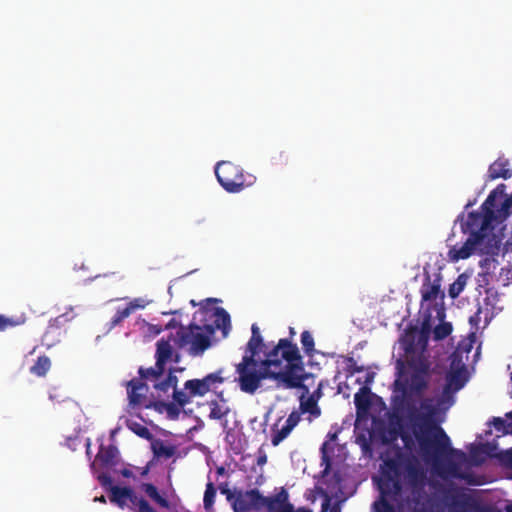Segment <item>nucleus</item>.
<instances>
[{
  "instance_id": "20e7f679",
  "label": "nucleus",
  "mask_w": 512,
  "mask_h": 512,
  "mask_svg": "<svg viewBox=\"0 0 512 512\" xmlns=\"http://www.w3.org/2000/svg\"><path fill=\"white\" fill-rule=\"evenodd\" d=\"M425 483L426 472L416 456L398 452L394 457L383 460L378 481L382 509L378 512H393L389 501L400 503L406 491L418 494Z\"/></svg>"
},
{
  "instance_id": "4c0bfd02",
  "label": "nucleus",
  "mask_w": 512,
  "mask_h": 512,
  "mask_svg": "<svg viewBox=\"0 0 512 512\" xmlns=\"http://www.w3.org/2000/svg\"><path fill=\"white\" fill-rule=\"evenodd\" d=\"M172 397L174 402L183 407L189 404L193 398L189 391H186L185 389L178 390L177 387L172 391Z\"/></svg>"
},
{
  "instance_id": "39448f33",
  "label": "nucleus",
  "mask_w": 512,
  "mask_h": 512,
  "mask_svg": "<svg viewBox=\"0 0 512 512\" xmlns=\"http://www.w3.org/2000/svg\"><path fill=\"white\" fill-rule=\"evenodd\" d=\"M98 481L108 492L109 501L118 508L131 512H157L144 497L138 496L132 487L114 485L112 478L105 474L98 475Z\"/></svg>"
},
{
  "instance_id": "423d86ee",
  "label": "nucleus",
  "mask_w": 512,
  "mask_h": 512,
  "mask_svg": "<svg viewBox=\"0 0 512 512\" xmlns=\"http://www.w3.org/2000/svg\"><path fill=\"white\" fill-rule=\"evenodd\" d=\"M218 301L216 298L206 299L205 304H201V307L195 312L194 320L199 317L198 321L203 322L204 331L209 335L216 330H221L223 335L226 336L231 328L230 315L224 308L209 306Z\"/></svg>"
},
{
  "instance_id": "338daca9",
  "label": "nucleus",
  "mask_w": 512,
  "mask_h": 512,
  "mask_svg": "<svg viewBox=\"0 0 512 512\" xmlns=\"http://www.w3.org/2000/svg\"><path fill=\"white\" fill-rule=\"evenodd\" d=\"M190 303L192 306H196V302L194 300H191Z\"/></svg>"
},
{
  "instance_id": "a211bd4d",
  "label": "nucleus",
  "mask_w": 512,
  "mask_h": 512,
  "mask_svg": "<svg viewBox=\"0 0 512 512\" xmlns=\"http://www.w3.org/2000/svg\"><path fill=\"white\" fill-rule=\"evenodd\" d=\"M251 338L247 343V352L249 354L244 355L243 357H252V359H256V356L260 351L265 347L263 338L260 334V329L257 324H252L251 326Z\"/></svg>"
},
{
  "instance_id": "8fccbe9b",
  "label": "nucleus",
  "mask_w": 512,
  "mask_h": 512,
  "mask_svg": "<svg viewBox=\"0 0 512 512\" xmlns=\"http://www.w3.org/2000/svg\"><path fill=\"white\" fill-rule=\"evenodd\" d=\"M330 506V498L326 496L321 506V512H326Z\"/></svg>"
},
{
  "instance_id": "ea45409f",
  "label": "nucleus",
  "mask_w": 512,
  "mask_h": 512,
  "mask_svg": "<svg viewBox=\"0 0 512 512\" xmlns=\"http://www.w3.org/2000/svg\"><path fill=\"white\" fill-rule=\"evenodd\" d=\"M452 332V326L450 323H442L434 328V338L436 340H442L450 335Z\"/></svg>"
},
{
  "instance_id": "58836bf2",
  "label": "nucleus",
  "mask_w": 512,
  "mask_h": 512,
  "mask_svg": "<svg viewBox=\"0 0 512 512\" xmlns=\"http://www.w3.org/2000/svg\"><path fill=\"white\" fill-rule=\"evenodd\" d=\"M292 432V429L287 425H283L281 429L276 430L271 438L273 446H278L288 435Z\"/></svg>"
},
{
  "instance_id": "5701e85b",
  "label": "nucleus",
  "mask_w": 512,
  "mask_h": 512,
  "mask_svg": "<svg viewBox=\"0 0 512 512\" xmlns=\"http://www.w3.org/2000/svg\"><path fill=\"white\" fill-rule=\"evenodd\" d=\"M299 411L301 414L308 413L309 421L320 417L321 409L318 406V398L315 397V394L310 395L306 399H304V395L300 398Z\"/></svg>"
},
{
  "instance_id": "bf43d9fd",
  "label": "nucleus",
  "mask_w": 512,
  "mask_h": 512,
  "mask_svg": "<svg viewBox=\"0 0 512 512\" xmlns=\"http://www.w3.org/2000/svg\"><path fill=\"white\" fill-rule=\"evenodd\" d=\"M413 348V343H410L409 346L405 348L407 352H409Z\"/></svg>"
},
{
  "instance_id": "412c9836",
  "label": "nucleus",
  "mask_w": 512,
  "mask_h": 512,
  "mask_svg": "<svg viewBox=\"0 0 512 512\" xmlns=\"http://www.w3.org/2000/svg\"><path fill=\"white\" fill-rule=\"evenodd\" d=\"M509 160L505 158H498L494 161L488 169L489 178L492 180L503 178L509 179L512 176V172L509 169Z\"/></svg>"
},
{
  "instance_id": "09e8293b",
  "label": "nucleus",
  "mask_w": 512,
  "mask_h": 512,
  "mask_svg": "<svg viewBox=\"0 0 512 512\" xmlns=\"http://www.w3.org/2000/svg\"><path fill=\"white\" fill-rule=\"evenodd\" d=\"M119 473L123 477H125V478H133V479H135L133 471L130 468H128V467H125V468L119 470Z\"/></svg>"
},
{
  "instance_id": "f257e3e1",
  "label": "nucleus",
  "mask_w": 512,
  "mask_h": 512,
  "mask_svg": "<svg viewBox=\"0 0 512 512\" xmlns=\"http://www.w3.org/2000/svg\"><path fill=\"white\" fill-rule=\"evenodd\" d=\"M430 377L429 359L423 354L411 357L394 381L395 392L400 394L393 396L392 406L396 412H405L410 423L411 434L405 430L400 432L405 447L411 448L415 439L423 459L440 468L443 459L457 451L451 447L449 436L440 426L437 419L439 409L434 399H422Z\"/></svg>"
},
{
  "instance_id": "0eeeda50",
  "label": "nucleus",
  "mask_w": 512,
  "mask_h": 512,
  "mask_svg": "<svg viewBox=\"0 0 512 512\" xmlns=\"http://www.w3.org/2000/svg\"><path fill=\"white\" fill-rule=\"evenodd\" d=\"M201 324L190 323L188 326H181L176 333V344L179 348L189 347L190 355L198 356L207 350L210 345V337L204 334L203 322Z\"/></svg>"
},
{
  "instance_id": "4be33fe9",
  "label": "nucleus",
  "mask_w": 512,
  "mask_h": 512,
  "mask_svg": "<svg viewBox=\"0 0 512 512\" xmlns=\"http://www.w3.org/2000/svg\"><path fill=\"white\" fill-rule=\"evenodd\" d=\"M174 356L173 347L169 340L160 339L156 343L155 358L158 366L165 368L167 362L171 361Z\"/></svg>"
},
{
  "instance_id": "3c124183",
  "label": "nucleus",
  "mask_w": 512,
  "mask_h": 512,
  "mask_svg": "<svg viewBox=\"0 0 512 512\" xmlns=\"http://www.w3.org/2000/svg\"><path fill=\"white\" fill-rule=\"evenodd\" d=\"M75 269L89 270V268L86 267L83 262L80 265H78V263H75Z\"/></svg>"
},
{
  "instance_id": "9d476101",
  "label": "nucleus",
  "mask_w": 512,
  "mask_h": 512,
  "mask_svg": "<svg viewBox=\"0 0 512 512\" xmlns=\"http://www.w3.org/2000/svg\"><path fill=\"white\" fill-rule=\"evenodd\" d=\"M444 504L452 512H481L479 503L470 495L459 489H448L443 495Z\"/></svg>"
},
{
  "instance_id": "4468645a",
  "label": "nucleus",
  "mask_w": 512,
  "mask_h": 512,
  "mask_svg": "<svg viewBox=\"0 0 512 512\" xmlns=\"http://www.w3.org/2000/svg\"><path fill=\"white\" fill-rule=\"evenodd\" d=\"M420 293L422 302L435 301L438 297L443 298L444 293L441 291V276L436 275L434 280L431 281L430 276L427 274L421 286Z\"/></svg>"
},
{
  "instance_id": "c9c22d12",
  "label": "nucleus",
  "mask_w": 512,
  "mask_h": 512,
  "mask_svg": "<svg viewBox=\"0 0 512 512\" xmlns=\"http://www.w3.org/2000/svg\"><path fill=\"white\" fill-rule=\"evenodd\" d=\"M216 492L217 491H216V488H215L213 482L209 481L206 484V489H205L204 497H203V505H204L205 510L209 511L213 508L214 503H215Z\"/></svg>"
},
{
  "instance_id": "393cba45",
  "label": "nucleus",
  "mask_w": 512,
  "mask_h": 512,
  "mask_svg": "<svg viewBox=\"0 0 512 512\" xmlns=\"http://www.w3.org/2000/svg\"><path fill=\"white\" fill-rule=\"evenodd\" d=\"M150 443L154 459H169L175 454V447L172 445H165L163 440L159 438L154 437L153 440L150 441Z\"/></svg>"
},
{
  "instance_id": "cd10ccee",
  "label": "nucleus",
  "mask_w": 512,
  "mask_h": 512,
  "mask_svg": "<svg viewBox=\"0 0 512 512\" xmlns=\"http://www.w3.org/2000/svg\"><path fill=\"white\" fill-rule=\"evenodd\" d=\"M178 378L174 375L173 370H169L167 377L154 384L155 390L158 392V396L161 397L163 395H169L170 390H174L177 387Z\"/></svg>"
},
{
  "instance_id": "f03ea898",
  "label": "nucleus",
  "mask_w": 512,
  "mask_h": 512,
  "mask_svg": "<svg viewBox=\"0 0 512 512\" xmlns=\"http://www.w3.org/2000/svg\"><path fill=\"white\" fill-rule=\"evenodd\" d=\"M505 190L506 185L499 184L482 203L480 211L458 215L456 222L468 237L461 245L456 244L449 249L448 257L452 262L468 259L473 254L492 255L499 249L500 240L494 232L493 223L507 220L512 208V197L506 196Z\"/></svg>"
},
{
  "instance_id": "de8ad7c7",
  "label": "nucleus",
  "mask_w": 512,
  "mask_h": 512,
  "mask_svg": "<svg viewBox=\"0 0 512 512\" xmlns=\"http://www.w3.org/2000/svg\"><path fill=\"white\" fill-rule=\"evenodd\" d=\"M152 464H153V462L150 461L144 467L138 468L141 477H145L149 474Z\"/></svg>"
},
{
  "instance_id": "bb28decb",
  "label": "nucleus",
  "mask_w": 512,
  "mask_h": 512,
  "mask_svg": "<svg viewBox=\"0 0 512 512\" xmlns=\"http://www.w3.org/2000/svg\"><path fill=\"white\" fill-rule=\"evenodd\" d=\"M140 489L160 507L165 509L169 508V501L160 494L158 488L154 484L142 483L140 485Z\"/></svg>"
},
{
  "instance_id": "864d4df0",
  "label": "nucleus",
  "mask_w": 512,
  "mask_h": 512,
  "mask_svg": "<svg viewBox=\"0 0 512 512\" xmlns=\"http://www.w3.org/2000/svg\"><path fill=\"white\" fill-rule=\"evenodd\" d=\"M218 475H223L225 473V468L223 466H220L216 470Z\"/></svg>"
},
{
  "instance_id": "1a4fd4ad",
  "label": "nucleus",
  "mask_w": 512,
  "mask_h": 512,
  "mask_svg": "<svg viewBox=\"0 0 512 512\" xmlns=\"http://www.w3.org/2000/svg\"><path fill=\"white\" fill-rule=\"evenodd\" d=\"M467 382L466 366L462 363L458 351L451 355V369L446 375V383L442 391V399L453 402V394L459 391Z\"/></svg>"
},
{
  "instance_id": "603ef678",
  "label": "nucleus",
  "mask_w": 512,
  "mask_h": 512,
  "mask_svg": "<svg viewBox=\"0 0 512 512\" xmlns=\"http://www.w3.org/2000/svg\"><path fill=\"white\" fill-rule=\"evenodd\" d=\"M362 449L366 452V451H370V444L366 441L363 442L362 444Z\"/></svg>"
},
{
  "instance_id": "4d7b16f0",
  "label": "nucleus",
  "mask_w": 512,
  "mask_h": 512,
  "mask_svg": "<svg viewBox=\"0 0 512 512\" xmlns=\"http://www.w3.org/2000/svg\"><path fill=\"white\" fill-rule=\"evenodd\" d=\"M313 394H315V397L319 399V398H320V395H321L320 389H318L317 391H315Z\"/></svg>"
},
{
  "instance_id": "473e14b6",
  "label": "nucleus",
  "mask_w": 512,
  "mask_h": 512,
  "mask_svg": "<svg viewBox=\"0 0 512 512\" xmlns=\"http://www.w3.org/2000/svg\"><path fill=\"white\" fill-rule=\"evenodd\" d=\"M209 406H210V413H209L210 419L220 420V419L226 417L230 412V409L228 406H222L216 400L210 401Z\"/></svg>"
},
{
  "instance_id": "a878e982",
  "label": "nucleus",
  "mask_w": 512,
  "mask_h": 512,
  "mask_svg": "<svg viewBox=\"0 0 512 512\" xmlns=\"http://www.w3.org/2000/svg\"><path fill=\"white\" fill-rule=\"evenodd\" d=\"M49 399L52 402H57L59 404L64 403L68 410L77 413L78 412V405L76 402L71 400L66 393L61 390L59 387H52L49 391Z\"/></svg>"
},
{
  "instance_id": "5fc2aeb1",
  "label": "nucleus",
  "mask_w": 512,
  "mask_h": 512,
  "mask_svg": "<svg viewBox=\"0 0 512 512\" xmlns=\"http://www.w3.org/2000/svg\"><path fill=\"white\" fill-rule=\"evenodd\" d=\"M265 462H266V456L260 457V458L258 459V464H263V463H265Z\"/></svg>"
},
{
  "instance_id": "13d9d810",
  "label": "nucleus",
  "mask_w": 512,
  "mask_h": 512,
  "mask_svg": "<svg viewBox=\"0 0 512 512\" xmlns=\"http://www.w3.org/2000/svg\"><path fill=\"white\" fill-rule=\"evenodd\" d=\"M98 502L106 503V499L104 496L98 497Z\"/></svg>"
},
{
  "instance_id": "c85d7f7f",
  "label": "nucleus",
  "mask_w": 512,
  "mask_h": 512,
  "mask_svg": "<svg viewBox=\"0 0 512 512\" xmlns=\"http://www.w3.org/2000/svg\"><path fill=\"white\" fill-rule=\"evenodd\" d=\"M51 368V360L46 355H41L37 358L35 363L30 367L31 374L37 377H44Z\"/></svg>"
},
{
  "instance_id": "e2e57ef3",
  "label": "nucleus",
  "mask_w": 512,
  "mask_h": 512,
  "mask_svg": "<svg viewBox=\"0 0 512 512\" xmlns=\"http://www.w3.org/2000/svg\"><path fill=\"white\" fill-rule=\"evenodd\" d=\"M326 445H327V443H326V442H325V443H323V445H322L321 450H322V452H323V453H325V447H326Z\"/></svg>"
},
{
  "instance_id": "e433bc0d",
  "label": "nucleus",
  "mask_w": 512,
  "mask_h": 512,
  "mask_svg": "<svg viewBox=\"0 0 512 512\" xmlns=\"http://www.w3.org/2000/svg\"><path fill=\"white\" fill-rule=\"evenodd\" d=\"M301 344L306 355L313 356L315 352V342L312 334L305 330L301 333Z\"/></svg>"
},
{
  "instance_id": "f3484780",
  "label": "nucleus",
  "mask_w": 512,
  "mask_h": 512,
  "mask_svg": "<svg viewBox=\"0 0 512 512\" xmlns=\"http://www.w3.org/2000/svg\"><path fill=\"white\" fill-rule=\"evenodd\" d=\"M98 460L107 468L117 471L115 467L120 462V453L116 446L109 445L108 447H101L98 451Z\"/></svg>"
},
{
  "instance_id": "a19ab883",
  "label": "nucleus",
  "mask_w": 512,
  "mask_h": 512,
  "mask_svg": "<svg viewBox=\"0 0 512 512\" xmlns=\"http://www.w3.org/2000/svg\"><path fill=\"white\" fill-rule=\"evenodd\" d=\"M492 425L497 431H501L505 434L512 432V423H507L500 417H494L492 420Z\"/></svg>"
},
{
  "instance_id": "6e6d98bb",
  "label": "nucleus",
  "mask_w": 512,
  "mask_h": 512,
  "mask_svg": "<svg viewBox=\"0 0 512 512\" xmlns=\"http://www.w3.org/2000/svg\"><path fill=\"white\" fill-rule=\"evenodd\" d=\"M300 512H312V511L308 508L300 507Z\"/></svg>"
},
{
  "instance_id": "9b49d317",
  "label": "nucleus",
  "mask_w": 512,
  "mask_h": 512,
  "mask_svg": "<svg viewBox=\"0 0 512 512\" xmlns=\"http://www.w3.org/2000/svg\"><path fill=\"white\" fill-rule=\"evenodd\" d=\"M222 371L218 370L214 373H210L206 375L202 379H190L184 383V389L189 391L192 397H203L206 395L213 387H216L219 384L224 382V378L222 377Z\"/></svg>"
},
{
  "instance_id": "72a5a7b5",
  "label": "nucleus",
  "mask_w": 512,
  "mask_h": 512,
  "mask_svg": "<svg viewBox=\"0 0 512 512\" xmlns=\"http://www.w3.org/2000/svg\"><path fill=\"white\" fill-rule=\"evenodd\" d=\"M155 407H162L166 411L168 417L172 420H176L179 418L181 408H183V406L178 405V403H176L174 401H172V402L159 401V402L155 403Z\"/></svg>"
},
{
  "instance_id": "aec40b11",
  "label": "nucleus",
  "mask_w": 512,
  "mask_h": 512,
  "mask_svg": "<svg viewBox=\"0 0 512 512\" xmlns=\"http://www.w3.org/2000/svg\"><path fill=\"white\" fill-rule=\"evenodd\" d=\"M65 445L73 451H75L78 446L84 447L86 449V455L90 461V468L93 474L96 472V457L92 459L91 440L89 438L83 440L79 436L68 437L66 438Z\"/></svg>"
},
{
  "instance_id": "b1692460",
  "label": "nucleus",
  "mask_w": 512,
  "mask_h": 512,
  "mask_svg": "<svg viewBox=\"0 0 512 512\" xmlns=\"http://www.w3.org/2000/svg\"><path fill=\"white\" fill-rule=\"evenodd\" d=\"M26 321L27 316L24 312L12 315L0 314V333L22 326Z\"/></svg>"
},
{
  "instance_id": "ddd939ff",
  "label": "nucleus",
  "mask_w": 512,
  "mask_h": 512,
  "mask_svg": "<svg viewBox=\"0 0 512 512\" xmlns=\"http://www.w3.org/2000/svg\"><path fill=\"white\" fill-rule=\"evenodd\" d=\"M67 321L68 318L64 314L50 320L47 329L42 336V342L47 347H52L60 341L62 335L66 333L65 324Z\"/></svg>"
},
{
  "instance_id": "f8f14e48",
  "label": "nucleus",
  "mask_w": 512,
  "mask_h": 512,
  "mask_svg": "<svg viewBox=\"0 0 512 512\" xmlns=\"http://www.w3.org/2000/svg\"><path fill=\"white\" fill-rule=\"evenodd\" d=\"M263 495L257 488L242 491L236 490V496L232 501L231 507L234 512H249L251 510H261Z\"/></svg>"
},
{
  "instance_id": "6e6552de",
  "label": "nucleus",
  "mask_w": 512,
  "mask_h": 512,
  "mask_svg": "<svg viewBox=\"0 0 512 512\" xmlns=\"http://www.w3.org/2000/svg\"><path fill=\"white\" fill-rule=\"evenodd\" d=\"M215 175L222 188L229 193H239L252 184L246 181L241 166L231 161H220L215 166Z\"/></svg>"
},
{
  "instance_id": "680f3d73",
  "label": "nucleus",
  "mask_w": 512,
  "mask_h": 512,
  "mask_svg": "<svg viewBox=\"0 0 512 512\" xmlns=\"http://www.w3.org/2000/svg\"><path fill=\"white\" fill-rule=\"evenodd\" d=\"M93 278H94V277H93L92 275H89V276H87L86 278H84V281H85V280H90V281H91V280H93Z\"/></svg>"
},
{
  "instance_id": "c03bdc74",
  "label": "nucleus",
  "mask_w": 512,
  "mask_h": 512,
  "mask_svg": "<svg viewBox=\"0 0 512 512\" xmlns=\"http://www.w3.org/2000/svg\"><path fill=\"white\" fill-rule=\"evenodd\" d=\"M219 490H220V493L225 495L226 496V499L227 501L232 504V501L234 500L235 496H236V491H232L230 488H229V485L227 482H224V483H220L219 485Z\"/></svg>"
},
{
  "instance_id": "37998d69",
  "label": "nucleus",
  "mask_w": 512,
  "mask_h": 512,
  "mask_svg": "<svg viewBox=\"0 0 512 512\" xmlns=\"http://www.w3.org/2000/svg\"><path fill=\"white\" fill-rule=\"evenodd\" d=\"M301 420V413L300 411H292L288 418L286 419L285 425L290 427L292 430L298 425V423Z\"/></svg>"
},
{
  "instance_id": "0e129e2a",
  "label": "nucleus",
  "mask_w": 512,
  "mask_h": 512,
  "mask_svg": "<svg viewBox=\"0 0 512 512\" xmlns=\"http://www.w3.org/2000/svg\"><path fill=\"white\" fill-rule=\"evenodd\" d=\"M178 361H179V356L177 354H175L174 362H178Z\"/></svg>"
},
{
  "instance_id": "69168bd1",
  "label": "nucleus",
  "mask_w": 512,
  "mask_h": 512,
  "mask_svg": "<svg viewBox=\"0 0 512 512\" xmlns=\"http://www.w3.org/2000/svg\"><path fill=\"white\" fill-rule=\"evenodd\" d=\"M470 206H472V203H471V202H469L468 204H466L465 209H468Z\"/></svg>"
},
{
  "instance_id": "c756f323",
  "label": "nucleus",
  "mask_w": 512,
  "mask_h": 512,
  "mask_svg": "<svg viewBox=\"0 0 512 512\" xmlns=\"http://www.w3.org/2000/svg\"><path fill=\"white\" fill-rule=\"evenodd\" d=\"M370 393V389L364 386L354 395V404L358 411H367L370 408Z\"/></svg>"
},
{
  "instance_id": "49530a36",
  "label": "nucleus",
  "mask_w": 512,
  "mask_h": 512,
  "mask_svg": "<svg viewBox=\"0 0 512 512\" xmlns=\"http://www.w3.org/2000/svg\"><path fill=\"white\" fill-rule=\"evenodd\" d=\"M348 368H349V371L352 374L353 373H360V372L364 371V367L363 366H358L356 361L352 357L348 358Z\"/></svg>"
},
{
  "instance_id": "f704fd0d",
  "label": "nucleus",
  "mask_w": 512,
  "mask_h": 512,
  "mask_svg": "<svg viewBox=\"0 0 512 512\" xmlns=\"http://www.w3.org/2000/svg\"><path fill=\"white\" fill-rule=\"evenodd\" d=\"M128 428L135 433L137 436L146 439L148 441L153 440L154 435L151 433V431L144 425H142L139 422L132 421L128 423Z\"/></svg>"
},
{
  "instance_id": "7ed1b4c3",
  "label": "nucleus",
  "mask_w": 512,
  "mask_h": 512,
  "mask_svg": "<svg viewBox=\"0 0 512 512\" xmlns=\"http://www.w3.org/2000/svg\"><path fill=\"white\" fill-rule=\"evenodd\" d=\"M266 358L258 368V361L252 357H242L236 365L238 377L235 379L240 390L253 395L265 379L278 381L286 389L303 388L307 378L300 351L291 340L280 339L276 346L265 352Z\"/></svg>"
},
{
  "instance_id": "2f4dec72",
  "label": "nucleus",
  "mask_w": 512,
  "mask_h": 512,
  "mask_svg": "<svg viewBox=\"0 0 512 512\" xmlns=\"http://www.w3.org/2000/svg\"><path fill=\"white\" fill-rule=\"evenodd\" d=\"M164 372H165V368L162 366L159 367L157 362L155 363L154 367H150V368L140 367L139 371H138L141 379H150V380H158V378L161 377Z\"/></svg>"
},
{
  "instance_id": "2eb2a0df",
  "label": "nucleus",
  "mask_w": 512,
  "mask_h": 512,
  "mask_svg": "<svg viewBox=\"0 0 512 512\" xmlns=\"http://www.w3.org/2000/svg\"><path fill=\"white\" fill-rule=\"evenodd\" d=\"M286 506H293V504L289 502V494L284 488H281V490L273 496H263L261 503V509L266 508L269 512L282 511Z\"/></svg>"
},
{
  "instance_id": "a18cd8bd",
  "label": "nucleus",
  "mask_w": 512,
  "mask_h": 512,
  "mask_svg": "<svg viewBox=\"0 0 512 512\" xmlns=\"http://www.w3.org/2000/svg\"><path fill=\"white\" fill-rule=\"evenodd\" d=\"M482 308L479 306L477 311L469 317V323L472 328L477 331L479 329V323L481 321Z\"/></svg>"
},
{
  "instance_id": "dca6fc26",
  "label": "nucleus",
  "mask_w": 512,
  "mask_h": 512,
  "mask_svg": "<svg viewBox=\"0 0 512 512\" xmlns=\"http://www.w3.org/2000/svg\"><path fill=\"white\" fill-rule=\"evenodd\" d=\"M148 390L147 385L141 379H132L127 384V394L130 404L136 406L141 405L145 392Z\"/></svg>"
},
{
  "instance_id": "052dcab7",
  "label": "nucleus",
  "mask_w": 512,
  "mask_h": 512,
  "mask_svg": "<svg viewBox=\"0 0 512 512\" xmlns=\"http://www.w3.org/2000/svg\"><path fill=\"white\" fill-rule=\"evenodd\" d=\"M289 332H290V335H291V336H294V335H295V330H294V328L290 327V331H289Z\"/></svg>"
},
{
  "instance_id": "79ce46f5",
  "label": "nucleus",
  "mask_w": 512,
  "mask_h": 512,
  "mask_svg": "<svg viewBox=\"0 0 512 512\" xmlns=\"http://www.w3.org/2000/svg\"><path fill=\"white\" fill-rule=\"evenodd\" d=\"M501 464L512 472V448L499 454Z\"/></svg>"
},
{
  "instance_id": "774afa93",
  "label": "nucleus",
  "mask_w": 512,
  "mask_h": 512,
  "mask_svg": "<svg viewBox=\"0 0 512 512\" xmlns=\"http://www.w3.org/2000/svg\"><path fill=\"white\" fill-rule=\"evenodd\" d=\"M330 512H340V511L336 508H333Z\"/></svg>"
},
{
  "instance_id": "7c9ffc66",
  "label": "nucleus",
  "mask_w": 512,
  "mask_h": 512,
  "mask_svg": "<svg viewBox=\"0 0 512 512\" xmlns=\"http://www.w3.org/2000/svg\"><path fill=\"white\" fill-rule=\"evenodd\" d=\"M468 279V275L462 273L452 284L449 285L448 294L452 299L457 298L463 292L467 285Z\"/></svg>"
},
{
  "instance_id": "6ab92c4d",
  "label": "nucleus",
  "mask_w": 512,
  "mask_h": 512,
  "mask_svg": "<svg viewBox=\"0 0 512 512\" xmlns=\"http://www.w3.org/2000/svg\"><path fill=\"white\" fill-rule=\"evenodd\" d=\"M145 307V302L141 298L130 301L126 307L119 308L111 319L112 326L120 324L124 319L129 317L135 310Z\"/></svg>"
}]
</instances>
